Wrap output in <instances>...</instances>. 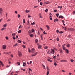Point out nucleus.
<instances>
[{
	"mask_svg": "<svg viewBox=\"0 0 75 75\" xmlns=\"http://www.w3.org/2000/svg\"><path fill=\"white\" fill-rule=\"evenodd\" d=\"M54 64L55 66H56L57 65V63H55V62L54 63Z\"/></svg>",
	"mask_w": 75,
	"mask_h": 75,
	"instance_id": "nucleus-61",
	"label": "nucleus"
},
{
	"mask_svg": "<svg viewBox=\"0 0 75 75\" xmlns=\"http://www.w3.org/2000/svg\"><path fill=\"white\" fill-rule=\"evenodd\" d=\"M48 11V9H46L45 10V12H46V13H47Z\"/></svg>",
	"mask_w": 75,
	"mask_h": 75,
	"instance_id": "nucleus-32",
	"label": "nucleus"
},
{
	"mask_svg": "<svg viewBox=\"0 0 75 75\" xmlns=\"http://www.w3.org/2000/svg\"><path fill=\"white\" fill-rule=\"evenodd\" d=\"M54 50H55L56 51H57V48H55V47L54 48Z\"/></svg>",
	"mask_w": 75,
	"mask_h": 75,
	"instance_id": "nucleus-59",
	"label": "nucleus"
},
{
	"mask_svg": "<svg viewBox=\"0 0 75 75\" xmlns=\"http://www.w3.org/2000/svg\"><path fill=\"white\" fill-rule=\"evenodd\" d=\"M70 61H71V62H73L74 61V60L71 59L70 60Z\"/></svg>",
	"mask_w": 75,
	"mask_h": 75,
	"instance_id": "nucleus-56",
	"label": "nucleus"
},
{
	"mask_svg": "<svg viewBox=\"0 0 75 75\" xmlns=\"http://www.w3.org/2000/svg\"><path fill=\"white\" fill-rule=\"evenodd\" d=\"M28 33L29 34H31V33H32V31L31 30H29Z\"/></svg>",
	"mask_w": 75,
	"mask_h": 75,
	"instance_id": "nucleus-25",
	"label": "nucleus"
},
{
	"mask_svg": "<svg viewBox=\"0 0 75 75\" xmlns=\"http://www.w3.org/2000/svg\"><path fill=\"white\" fill-rule=\"evenodd\" d=\"M31 51V52L32 51H33V52L34 51V48H32Z\"/></svg>",
	"mask_w": 75,
	"mask_h": 75,
	"instance_id": "nucleus-29",
	"label": "nucleus"
},
{
	"mask_svg": "<svg viewBox=\"0 0 75 75\" xmlns=\"http://www.w3.org/2000/svg\"><path fill=\"white\" fill-rule=\"evenodd\" d=\"M50 53H52V54H55V51H54V49H51Z\"/></svg>",
	"mask_w": 75,
	"mask_h": 75,
	"instance_id": "nucleus-1",
	"label": "nucleus"
},
{
	"mask_svg": "<svg viewBox=\"0 0 75 75\" xmlns=\"http://www.w3.org/2000/svg\"><path fill=\"white\" fill-rule=\"evenodd\" d=\"M65 61H66L65 60H63L60 61V62H65Z\"/></svg>",
	"mask_w": 75,
	"mask_h": 75,
	"instance_id": "nucleus-21",
	"label": "nucleus"
},
{
	"mask_svg": "<svg viewBox=\"0 0 75 75\" xmlns=\"http://www.w3.org/2000/svg\"><path fill=\"white\" fill-rule=\"evenodd\" d=\"M59 18H64L63 16H62V15H60L59 16Z\"/></svg>",
	"mask_w": 75,
	"mask_h": 75,
	"instance_id": "nucleus-14",
	"label": "nucleus"
},
{
	"mask_svg": "<svg viewBox=\"0 0 75 75\" xmlns=\"http://www.w3.org/2000/svg\"><path fill=\"white\" fill-rule=\"evenodd\" d=\"M48 74H49V71H47L46 75H48Z\"/></svg>",
	"mask_w": 75,
	"mask_h": 75,
	"instance_id": "nucleus-52",
	"label": "nucleus"
},
{
	"mask_svg": "<svg viewBox=\"0 0 75 75\" xmlns=\"http://www.w3.org/2000/svg\"><path fill=\"white\" fill-rule=\"evenodd\" d=\"M8 14H7V13H6V17L7 18V15Z\"/></svg>",
	"mask_w": 75,
	"mask_h": 75,
	"instance_id": "nucleus-53",
	"label": "nucleus"
},
{
	"mask_svg": "<svg viewBox=\"0 0 75 75\" xmlns=\"http://www.w3.org/2000/svg\"><path fill=\"white\" fill-rule=\"evenodd\" d=\"M26 13H29L30 12V11L29 10H25Z\"/></svg>",
	"mask_w": 75,
	"mask_h": 75,
	"instance_id": "nucleus-15",
	"label": "nucleus"
},
{
	"mask_svg": "<svg viewBox=\"0 0 75 75\" xmlns=\"http://www.w3.org/2000/svg\"><path fill=\"white\" fill-rule=\"evenodd\" d=\"M38 48L39 49H40L41 48V45H38Z\"/></svg>",
	"mask_w": 75,
	"mask_h": 75,
	"instance_id": "nucleus-9",
	"label": "nucleus"
},
{
	"mask_svg": "<svg viewBox=\"0 0 75 75\" xmlns=\"http://www.w3.org/2000/svg\"><path fill=\"white\" fill-rule=\"evenodd\" d=\"M18 53L19 57H21L22 56V53L20 51H18Z\"/></svg>",
	"mask_w": 75,
	"mask_h": 75,
	"instance_id": "nucleus-2",
	"label": "nucleus"
},
{
	"mask_svg": "<svg viewBox=\"0 0 75 75\" xmlns=\"http://www.w3.org/2000/svg\"><path fill=\"white\" fill-rule=\"evenodd\" d=\"M31 31L32 32V33H34V29H32Z\"/></svg>",
	"mask_w": 75,
	"mask_h": 75,
	"instance_id": "nucleus-31",
	"label": "nucleus"
},
{
	"mask_svg": "<svg viewBox=\"0 0 75 75\" xmlns=\"http://www.w3.org/2000/svg\"><path fill=\"white\" fill-rule=\"evenodd\" d=\"M37 52H36L34 54H33L32 55V57H34V56H35V55H37Z\"/></svg>",
	"mask_w": 75,
	"mask_h": 75,
	"instance_id": "nucleus-5",
	"label": "nucleus"
},
{
	"mask_svg": "<svg viewBox=\"0 0 75 75\" xmlns=\"http://www.w3.org/2000/svg\"><path fill=\"white\" fill-rule=\"evenodd\" d=\"M29 71H32L31 68H29Z\"/></svg>",
	"mask_w": 75,
	"mask_h": 75,
	"instance_id": "nucleus-64",
	"label": "nucleus"
},
{
	"mask_svg": "<svg viewBox=\"0 0 75 75\" xmlns=\"http://www.w3.org/2000/svg\"><path fill=\"white\" fill-rule=\"evenodd\" d=\"M57 33H59V30H56Z\"/></svg>",
	"mask_w": 75,
	"mask_h": 75,
	"instance_id": "nucleus-57",
	"label": "nucleus"
},
{
	"mask_svg": "<svg viewBox=\"0 0 75 75\" xmlns=\"http://www.w3.org/2000/svg\"><path fill=\"white\" fill-rule=\"evenodd\" d=\"M11 20V19L9 18V19H8V20H7V22L10 21Z\"/></svg>",
	"mask_w": 75,
	"mask_h": 75,
	"instance_id": "nucleus-41",
	"label": "nucleus"
},
{
	"mask_svg": "<svg viewBox=\"0 0 75 75\" xmlns=\"http://www.w3.org/2000/svg\"><path fill=\"white\" fill-rule=\"evenodd\" d=\"M31 24L32 25H34V22H33V23H31Z\"/></svg>",
	"mask_w": 75,
	"mask_h": 75,
	"instance_id": "nucleus-48",
	"label": "nucleus"
},
{
	"mask_svg": "<svg viewBox=\"0 0 75 75\" xmlns=\"http://www.w3.org/2000/svg\"><path fill=\"white\" fill-rule=\"evenodd\" d=\"M25 23V19H23V23Z\"/></svg>",
	"mask_w": 75,
	"mask_h": 75,
	"instance_id": "nucleus-49",
	"label": "nucleus"
},
{
	"mask_svg": "<svg viewBox=\"0 0 75 75\" xmlns=\"http://www.w3.org/2000/svg\"><path fill=\"white\" fill-rule=\"evenodd\" d=\"M30 37H33V36H34V34H30Z\"/></svg>",
	"mask_w": 75,
	"mask_h": 75,
	"instance_id": "nucleus-23",
	"label": "nucleus"
},
{
	"mask_svg": "<svg viewBox=\"0 0 75 75\" xmlns=\"http://www.w3.org/2000/svg\"><path fill=\"white\" fill-rule=\"evenodd\" d=\"M21 69L23 70V71H25V69H23L21 68Z\"/></svg>",
	"mask_w": 75,
	"mask_h": 75,
	"instance_id": "nucleus-37",
	"label": "nucleus"
},
{
	"mask_svg": "<svg viewBox=\"0 0 75 75\" xmlns=\"http://www.w3.org/2000/svg\"><path fill=\"white\" fill-rule=\"evenodd\" d=\"M42 65L44 69H45V66H44V65L42 64Z\"/></svg>",
	"mask_w": 75,
	"mask_h": 75,
	"instance_id": "nucleus-35",
	"label": "nucleus"
},
{
	"mask_svg": "<svg viewBox=\"0 0 75 75\" xmlns=\"http://www.w3.org/2000/svg\"><path fill=\"white\" fill-rule=\"evenodd\" d=\"M0 65H2L3 66H4V65L3 64V62H2L0 61Z\"/></svg>",
	"mask_w": 75,
	"mask_h": 75,
	"instance_id": "nucleus-12",
	"label": "nucleus"
},
{
	"mask_svg": "<svg viewBox=\"0 0 75 75\" xmlns=\"http://www.w3.org/2000/svg\"><path fill=\"white\" fill-rule=\"evenodd\" d=\"M17 64L18 65H20V63L19 62H17Z\"/></svg>",
	"mask_w": 75,
	"mask_h": 75,
	"instance_id": "nucleus-20",
	"label": "nucleus"
},
{
	"mask_svg": "<svg viewBox=\"0 0 75 75\" xmlns=\"http://www.w3.org/2000/svg\"><path fill=\"white\" fill-rule=\"evenodd\" d=\"M21 30H19L18 31V33H21Z\"/></svg>",
	"mask_w": 75,
	"mask_h": 75,
	"instance_id": "nucleus-39",
	"label": "nucleus"
},
{
	"mask_svg": "<svg viewBox=\"0 0 75 75\" xmlns=\"http://www.w3.org/2000/svg\"><path fill=\"white\" fill-rule=\"evenodd\" d=\"M46 69L47 70H48L49 69V68H48V66L47 67Z\"/></svg>",
	"mask_w": 75,
	"mask_h": 75,
	"instance_id": "nucleus-55",
	"label": "nucleus"
},
{
	"mask_svg": "<svg viewBox=\"0 0 75 75\" xmlns=\"http://www.w3.org/2000/svg\"><path fill=\"white\" fill-rule=\"evenodd\" d=\"M69 30H70V31H75V29H74L73 28H69Z\"/></svg>",
	"mask_w": 75,
	"mask_h": 75,
	"instance_id": "nucleus-4",
	"label": "nucleus"
},
{
	"mask_svg": "<svg viewBox=\"0 0 75 75\" xmlns=\"http://www.w3.org/2000/svg\"><path fill=\"white\" fill-rule=\"evenodd\" d=\"M15 13L16 14H17V11H15Z\"/></svg>",
	"mask_w": 75,
	"mask_h": 75,
	"instance_id": "nucleus-60",
	"label": "nucleus"
},
{
	"mask_svg": "<svg viewBox=\"0 0 75 75\" xmlns=\"http://www.w3.org/2000/svg\"><path fill=\"white\" fill-rule=\"evenodd\" d=\"M47 61H49L50 62H52V60L50 59H48Z\"/></svg>",
	"mask_w": 75,
	"mask_h": 75,
	"instance_id": "nucleus-13",
	"label": "nucleus"
},
{
	"mask_svg": "<svg viewBox=\"0 0 75 75\" xmlns=\"http://www.w3.org/2000/svg\"><path fill=\"white\" fill-rule=\"evenodd\" d=\"M49 18H50V20H52V18H51V16H50L49 17Z\"/></svg>",
	"mask_w": 75,
	"mask_h": 75,
	"instance_id": "nucleus-30",
	"label": "nucleus"
},
{
	"mask_svg": "<svg viewBox=\"0 0 75 75\" xmlns=\"http://www.w3.org/2000/svg\"><path fill=\"white\" fill-rule=\"evenodd\" d=\"M4 27H6L7 26V24H5L3 25Z\"/></svg>",
	"mask_w": 75,
	"mask_h": 75,
	"instance_id": "nucleus-18",
	"label": "nucleus"
},
{
	"mask_svg": "<svg viewBox=\"0 0 75 75\" xmlns=\"http://www.w3.org/2000/svg\"><path fill=\"white\" fill-rule=\"evenodd\" d=\"M22 47L23 48H25V46L24 45H23Z\"/></svg>",
	"mask_w": 75,
	"mask_h": 75,
	"instance_id": "nucleus-43",
	"label": "nucleus"
},
{
	"mask_svg": "<svg viewBox=\"0 0 75 75\" xmlns=\"http://www.w3.org/2000/svg\"><path fill=\"white\" fill-rule=\"evenodd\" d=\"M17 42H18V43H21V42L20 40H19L17 41Z\"/></svg>",
	"mask_w": 75,
	"mask_h": 75,
	"instance_id": "nucleus-33",
	"label": "nucleus"
},
{
	"mask_svg": "<svg viewBox=\"0 0 75 75\" xmlns=\"http://www.w3.org/2000/svg\"><path fill=\"white\" fill-rule=\"evenodd\" d=\"M38 40H37V39H36L35 40V42H36V43H38Z\"/></svg>",
	"mask_w": 75,
	"mask_h": 75,
	"instance_id": "nucleus-19",
	"label": "nucleus"
},
{
	"mask_svg": "<svg viewBox=\"0 0 75 75\" xmlns=\"http://www.w3.org/2000/svg\"><path fill=\"white\" fill-rule=\"evenodd\" d=\"M73 14H74V15H75V11H73Z\"/></svg>",
	"mask_w": 75,
	"mask_h": 75,
	"instance_id": "nucleus-63",
	"label": "nucleus"
},
{
	"mask_svg": "<svg viewBox=\"0 0 75 75\" xmlns=\"http://www.w3.org/2000/svg\"><path fill=\"white\" fill-rule=\"evenodd\" d=\"M40 30H41V31H42V30H43V29H42L41 28V27H40Z\"/></svg>",
	"mask_w": 75,
	"mask_h": 75,
	"instance_id": "nucleus-46",
	"label": "nucleus"
},
{
	"mask_svg": "<svg viewBox=\"0 0 75 75\" xmlns=\"http://www.w3.org/2000/svg\"><path fill=\"white\" fill-rule=\"evenodd\" d=\"M60 53V54H62L63 53V52L62 51V50L61 49L60 50H59Z\"/></svg>",
	"mask_w": 75,
	"mask_h": 75,
	"instance_id": "nucleus-10",
	"label": "nucleus"
},
{
	"mask_svg": "<svg viewBox=\"0 0 75 75\" xmlns=\"http://www.w3.org/2000/svg\"><path fill=\"white\" fill-rule=\"evenodd\" d=\"M28 18H30L31 17V16L30 15H28Z\"/></svg>",
	"mask_w": 75,
	"mask_h": 75,
	"instance_id": "nucleus-62",
	"label": "nucleus"
},
{
	"mask_svg": "<svg viewBox=\"0 0 75 75\" xmlns=\"http://www.w3.org/2000/svg\"><path fill=\"white\" fill-rule=\"evenodd\" d=\"M63 33H64V32H63V31H59V34H62Z\"/></svg>",
	"mask_w": 75,
	"mask_h": 75,
	"instance_id": "nucleus-27",
	"label": "nucleus"
},
{
	"mask_svg": "<svg viewBox=\"0 0 75 75\" xmlns=\"http://www.w3.org/2000/svg\"><path fill=\"white\" fill-rule=\"evenodd\" d=\"M43 34H47V33H45V31L43 32Z\"/></svg>",
	"mask_w": 75,
	"mask_h": 75,
	"instance_id": "nucleus-51",
	"label": "nucleus"
},
{
	"mask_svg": "<svg viewBox=\"0 0 75 75\" xmlns=\"http://www.w3.org/2000/svg\"><path fill=\"white\" fill-rule=\"evenodd\" d=\"M48 46H45L44 47V48L45 49H48Z\"/></svg>",
	"mask_w": 75,
	"mask_h": 75,
	"instance_id": "nucleus-22",
	"label": "nucleus"
},
{
	"mask_svg": "<svg viewBox=\"0 0 75 75\" xmlns=\"http://www.w3.org/2000/svg\"><path fill=\"white\" fill-rule=\"evenodd\" d=\"M46 27L47 28V30H49V26L48 25H46Z\"/></svg>",
	"mask_w": 75,
	"mask_h": 75,
	"instance_id": "nucleus-36",
	"label": "nucleus"
},
{
	"mask_svg": "<svg viewBox=\"0 0 75 75\" xmlns=\"http://www.w3.org/2000/svg\"><path fill=\"white\" fill-rule=\"evenodd\" d=\"M28 52H31V50H30V48H28Z\"/></svg>",
	"mask_w": 75,
	"mask_h": 75,
	"instance_id": "nucleus-34",
	"label": "nucleus"
},
{
	"mask_svg": "<svg viewBox=\"0 0 75 75\" xmlns=\"http://www.w3.org/2000/svg\"><path fill=\"white\" fill-rule=\"evenodd\" d=\"M55 12H57V10H54V12L55 13Z\"/></svg>",
	"mask_w": 75,
	"mask_h": 75,
	"instance_id": "nucleus-47",
	"label": "nucleus"
},
{
	"mask_svg": "<svg viewBox=\"0 0 75 75\" xmlns=\"http://www.w3.org/2000/svg\"><path fill=\"white\" fill-rule=\"evenodd\" d=\"M18 18H20V14H18Z\"/></svg>",
	"mask_w": 75,
	"mask_h": 75,
	"instance_id": "nucleus-42",
	"label": "nucleus"
},
{
	"mask_svg": "<svg viewBox=\"0 0 75 75\" xmlns=\"http://www.w3.org/2000/svg\"><path fill=\"white\" fill-rule=\"evenodd\" d=\"M16 35V33H12V35H13V36H14Z\"/></svg>",
	"mask_w": 75,
	"mask_h": 75,
	"instance_id": "nucleus-40",
	"label": "nucleus"
},
{
	"mask_svg": "<svg viewBox=\"0 0 75 75\" xmlns=\"http://www.w3.org/2000/svg\"><path fill=\"white\" fill-rule=\"evenodd\" d=\"M30 21H29V20H28L27 21V25H30Z\"/></svg>",
	"mask_w": 75,
	"mask_h": 75,
	"instance_id": "nucleus-6",
	"label": "nucleus"
},
{
	"mask_svg": "<svg viewBox=\"0 0 75 75\" xmlns=\"http://www.w3.org/2000/svg\"><path fill=\"white\" fill-rule=\"evenodd\" d=\"M38 7V6H34V8H37V7Z\"/></svg>",
	"mask_w": 75,
	"mask_h": 75,
	"instance_id": "nucleus-44",
	"label": "nucleus"
},
{
	"mask_svg": "<svg viewBox=\"0 0 75 75\" xmlns=\"http://www.w3.org/2000/svg\"><path fill=\"white\" fill-rule=\"evenodd\" d=\"M42 4H43L42 2H40V5H41V6H42Z\"/></svg>",
	"mask_w": 75,
	"mask_h": 75,
	"instance_id": "nucleus-54",
	"label": "nucleus"
},
{
	"mask_svg": "<svg viewBox=\"0 0 75 75\" xmlns=\"http://www.w3.org/2000/svg\"><path fill=\"white\" fill-rule=\"evenodd\" d=\"M13 39H14V40H15L16 39V37L13 36Z\"/></svg>",
	"mask_w": 75,
	"mask_h": 75,
	"instance_id": "nucleus-58",
	"label": "nucleus"
},
{
	"mask_svg": "<svg viewBox=\"0 0 75 75\" xmlns=\"http://www.w3.org/2000/svg\"><path fill=\"white\" fill-rule=\"evenodd\" d=\"M66 46L67 47H68L70 46V44H67V45Z\"/></svg>",
	"mask_w": 75,
	"mask_h": 75,
	"instance_id": "nucleus-17",
	"label": "nucleus"
},
{
	"mask_svg": "<svg viewBox=\"0 0 75 75\" xmlns=\"http://www.w3.org/2000/svg\"><path fill=\"white\" fill-rule=\"evenodd\" d=\"M56 15L57 17H58V16H59V13L56 14Z\"/></svg>",
	"mask_w": 75,
	"mask_h": 75,
	"instance_id": "nucleus-45",
	"label": "nucleus"
},
{
	"mask_svg": "<svg viewBox=\"0 0 75 75\" xmlns=\"http://www.w3.org/2000/svg\"><path fill=\"white\" fill-rule=\"evenodd\" d=\"M55 21H57V22H58V19L57 18L55 19L54 20V22H55Z\"/></svg>",
	"mask_w": 75,
	"mask_h": 75,
	"instance_id": "nucleus-7",
	"label": "nucleus"
},
{
	"mask_svg": "<svg viewBox=\"0 0 75 75\" xmlns=\"http://www.w3.org/2000/svg\"><path fill=\"white\" fill-rule=\"evenodd\" d=\"M56 40L57 41H59V38H58V37L57 38H56Z\"/></svg>",
	"mask_w": 75,
	"mask_h": 75,
	"instance_id": "nucleus-26",
	"label": "nucleus"
},
{
	"mask_svg": "<svg viewBox=\"0 0 75 75\" xmlns=\"http://www.w3.org/2000/svg\"><path fill=\"white\" fill-rule=\"evenodd\" d=\"M3 49H4V50L6 49V45H3Z\"/></svg>",
	"mask_w": 75,
	"mask_h": 75,
	"instance_id": "nucleus-8",
	"label": "nucleus"
},
{
	"mask_svg": "<svg viewBox=\"0 0 75 75\" xmlns=\"http://www.w3.org/2000/svg\"><path fill=\"white\" fill-rule=\"evenodd\" d=\"M65 50L66 53H67V54L68 53V52H69L68 50L67 49H65Z\"/></svg>",
	"mask_w": 75,
	"mask_h": 75,
	"instance_id": "nucleus-11",
	"label": "nucleus"
},
{
	"mask_svg": "<svg viewBox=\"0 0 75 75\" xmlns=\"http://www.w3.org/2000/svg\"><path fill=\"white\" fill-rule=\"evenodd\" d=\"M62 47L63 48V50H65V47L64 46H63V45L62 46Z\"/></svg>",
	"mask_w": 75,
	"mask_h": 75,
	"instance_id": "nucleus-28",
	"label": "nucleus"
},
{
	"mask_svg": "<svg viewBox=\"0 0 75 75\" xmlns=\"http://www.w3.org/2000/svg\"><path fill=\"white\" fill-rule=\"evenodd\" d=\"M63 28L64 29V30H66V28H66V27L64 28V27H63Z\"/></svg>",
	"mask_w": 75,
	"mask_h": 75,
	"instance_id": "nucleus-50",
	"label": "nucleus"
},
{
	"mask_svg": "<svg viewBox=\"0 0 75 75\" xmlns=\"http://www.w3.org/2000/svg\"><path fill=\"white\" fill-rule=\"evenodd\" d=\"M23 67H25L26 65V64L25 62H23Z\"/></svg>",
	"mask_w": 75,
	"mask_h": 75,
	"instance_id": "nucleus-16",
	"label": "nucleus"
},
{
	"mask_svg": "<svg viewBox=\"0 0 75 75\" xmlns=\"http://www.w3.org/2000/svg\"><path fill=\"white\" fill-rule=\"evenodd\" d=\"M62 6H58V8H62Z\"/></svg>",
	"mask_w": 75,
	"mask_h": 75,
	"instance_id": "nucleus-24",
	"label": "nucleus"
},
{
	"mask_svg": "<svg viewBox=\"0 0 75 75\" xmlns=\"http://www.w3.org/2000/svg\"><path fill=\"white\" fill-rule=\"evenodd\" d=\"M1 11H3V10L2 8H0V15H2V12Z\"/></svg>",
	"mask_w": 75,
	"mask_h": 75,
	"instance_id": "nucleus-3",
	"label": "nucleus"
},
{
	"mask_svg": "<svg viewBox=\"0 0 75 75\" xmlns=\"http://www.w3.org/2000/svg\"><path fill=\"white\" fill-rule=\"evenodd\" d=\"M6 29V28H2L1 29L2 31H3V30H5Z\"/></svg>",
	"mask_w": 75,
	"mask_h": 75,
	"instance_id": "nucleus-38",
	"label": "nucleus"
}]
</instances>
